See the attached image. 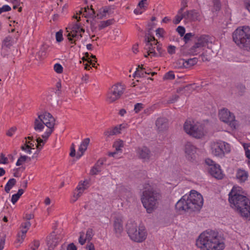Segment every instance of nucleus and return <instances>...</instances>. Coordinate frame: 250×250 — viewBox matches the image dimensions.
Returning a JSON list of instances; mask_svg holds the SVG:
<instances>
[{
    "instance_id": "nucleus-1",
    "label": "nucleus",
    "mask_w": 250,
    "mask_h": 250,
    "mask_svg": "<svg viewBox=\"0 0 250 250\" xmlns=\"http://www.w3.org/2000/svg\"><path fill=\"white\" fill-rule=\"evenodd\" d=\"M203 205V198L201 194L191 190L188 195H184L176 204L175 209L180 214L185 212L198 211Z\"/></svg>"
},
{
    "instance_id": "nucleus-2",
    "label": "nucleus",
    "mask_w": 250,
    "mask_h": 250,
    "mask_svg": "<svg viewBox=\"0 0 250 250\" xmlns=\"http://www.w3.org/2000/svg\"><path fill=\"white\" fill-rule=\"evenodd\" d=\"M242 193L241 187L234 186L229 194V200L232 208L239 211L241 216L250 220V201Z\"/></svg>"
},
{
    "instance_id": "nucleus-3",
    "label": "nucleus",
    "mask_w": 250,
    "mask_h": 250,
    "mask_svg": "<svg viewBox=\"0 0 250 250\" xmlns=\"http://www.w3.org/2000/svg\"><path fill=\"white\" fill-rule=\"evenodd\" d=\"M196 245L201 250H223L225 248L218 232L212 230L202 232L196 241Z\"/></svg>"
},
{
    "instance_id": "nucleus-4",
    "label": "nucleus",
    "mask_w": 250,
    "mask_h": 250,
    "mask_svg": "<svg viewBox=\"0 0 250 250\" xmlns=\"http://www.w3.org/2000/svg\"><path fill=\"white\" fill-rule=\"evenodd\" d=\"M233 41L241 48L250 51V27L237 28L232 34Z\"/></svg>"
},
{
    "instance_id": "nucleus-5",
    "label": "nucleus",
    "mask_w": 250,
    "mask_h": 250,
    "mask_svg": "<svg viewBox=\"0 0 250 250\" xmlns=\"http://www.w3.org/2000/svg\"><path fill=\"white\" fill-rule=\"evenodd\" d=\"M160 198L159 193L152 188L145 190L143 192L141 201L147 213H150L156 209Z\"/></svg>"
},
{
    "instance_id": "nucleus-6",
    "label": "nucleus",
    "mask_w": 250,
    "mask_h": 250,
    "mask_svg": "<svg viewBox=\"0 0 250 250\" xmlns=\"http://www.w3.org/2000/svg\"><path fill=\"white\" fill-rule=\"evenodd\" d=\"M127 233L132 241L141 243L145 241L146 238L147 232L143 227L137 226L135 222H128L126 225Z\"/></svg>"
},
{
    "instance_id": "nucleus-7",
    "label": "nucleus",
    "mask_w": 250,
    "mask_h": 250,
    "mask_svg": "<svg viewBox=\"0 0 250 250\" xmlns=\"http://www.w3.org/2000/svg\"><path fill=\"white\" fill-rule=\"evenodd\" d=\"M145 41L147 55L152 57H159L162 56L164 50L160 44L153 36H146Z\"/></svg>"
},
{
    "instance_id": "nucleus-8",
    "label": "nucleus",
    "mask_w": 250,
    "mask_h": 250,
    "mask_svg": "<svg viewBox=\"0 0 250 250\" xmlns=\"http://www.w3.org/2000/svg\"><path fill=\"white\" fill-rule=\"evenodd\" d=\"M184 129L187 134L197 139L201 138L204 135L203 126L193 121H186L184 125Z\"/></svg>"
},
{
    "instance_id": "nucleus-9",
    "label": "nucleus",
    "mask_w": 250,
    "mask_h": 250,
    "mask_svg": "<svg viewBox=\"0 0 250 250\" xmlns=\"http://www.w3.org/2000/svg\"><path fill=\"white\" fill-rule=\"evenodd\" d=\"M38 118L41 119L44 125L48 128L43 134L42 135V138H46L48 136H50L54 130L55 119L50 113L47 112H44L43 114H38Z\"/></svg>"
},
{
    "instance_id": "nucleus-10",
    "label": "nucleus",
    "mask_w": 250,
    "mask_h": 250,
    "mask_svg": "<svg viewBox=\"0 0 250 250\" xmlns=\"http://www.w3.org/2000/svg\"><path fill=\"white\" fill-rule=\"evenodd\" d=\"M79 20L66 28V30L69 29L71 31L68 33V40L71 43H75V41L80 39L82 37V34L84 33V29L81 27L78 23Z\"/></svg>"
},
{
    "instance_id": "nucleus-11",
    "label": "nucleus",
    "mask_w": 250,
    "mask_h": 250,
    "mask_svg": "<svg viewBox=\"0 0 250 250\" xmlns=\"http://www.w3.org/2000/svg\"><path fill=\"white\" fill-rule=\"evenodd\" d=\"M230 151V145L225 142H214L211 145V152L216 156L222 157L225 153H229Z\"/></svg>"
},
{
    "instance_id": "nucleus-12",
    "label": "nucleus",
    "mask_w": 250,
    "mask_h": 250,
    "mask_svg": "<svg viewBox=\"0 0 250 250\" xmlns=\"http://www.w3.org/2000/svg\"><path fill=\"white\" fill-rule=\"evenodd\" d=\"M125 89L124 85L120 83L113 85L107 93V101L111 103L117 100L123 95Z\"/></svg>"
},
{
    "instance_id": "nucleus-13",
    "label": "nucleus",
    "mask_w": 250,
    "mask_h": 250,
    "mask_svg": "<svg viewBox=\"0 0 250 250\" xmlns=\"http://www.w3.org/2000/svg\"><path fill=\"white\" fill-rule=\"evenodd\" d=\"M220 119L223 122L229 125L233 128H235L237 124L235 120V117L232 113L227 109H222L219 113Z\"/></svg>"
},
{
    "instance_id": "nucleus-14",
    "label": "nucleus",
    "mask_w": 250,
    "mask_h": 250,
    "mask_svg": "<svg viewBox=\"0 0 250 250\" xmlns=\"http://www.w3.org/2000/svg\"><path fill=\"white\" fill-rule=\"evenodd\" d=\"M184 151L188 160L193 161L195 159L196 147L191 143L188 142L185 144Z\"/></svg>"
},
{
    "instance_id": "nucleus-15",
    "label": "nucleus",
    "mask_w": 250,
    "mask_h": 250,
    "mask_svg": "<svg viewBox=\"0 0 250 250\" xmlns=\"http://www.w3.org/2000/svg\"><path fill=\"white\" fill-rule=\"evenodd\" d=\"M60 236L54 233L51 234L47 237L48 250H53L61 241Z\"/></svg>"
},
{
    "instance_id": "nucleus-16",
    "label": "nucleus",
    "mask_w": 250,
    "mask_h": 250,
    "mask_svg": "<svg viewBox=\"0 0 250 250\" xmlns=\"http://www.w3.org/2000/svg\"><path fill=\"white\" fill-rule=\"evenodd\" d=\"M208 171L210 175L216 179H221L223 177V174L218 165L209 167Z\"/></svg>"
},
{
    "instance_id": "nucleus-17",
    "label": "nucleus",
    "mask_w": 250,
    "mask_h": 250,
    "mask_svg": "<svg viewBox=\"0 0 250 250\" xmlns=\"http://www.w3.org/2000/svg\"><path fill=\"white\" fill-rule=\"evenodd\" d=\"M155 124L159 131H163L168 128V120L166 118H158L156 121Z\"/></svg>"
},
{
    "instance_id": "nucleus-18",
    "label": "nucleus",
    "mask_w": 250,
    "mask_h": 250,
    "mask_svg": "<svg viewBox=\"0 0 250 250\" xmlns=\"http://www.w3.org/2000/svg\"><path fill=\"white\" fill-rule=\"evenodd\" d=\"M85 189L84 183H79L73 192V197L71 201L75 202L82 195Z\"/></svg>"
},
{
    "instance_id": "nucleus-19",
    "label": "nucleus",
    "mask_w": 250,
    "mask_h": 250,
    "mask_svg": "<svg viewBox=\"0 0 250 250\" xmlns=\"http://www.w3.org/2000/svg\"><path fill=\"white\" fill-rule=\"evenodd\" d=\"M137 154L139 157L144 160H148L150 157V151L146 146L139 148L137 150Z\"/></svg>"
},
{
    "instance_id": "nucleus-20",
    "label": "nucleus",
    "mask_w": 250,
    "mask_h": 250,
    "mask_svg": "<svg viewBox=\"0 0 250 250\" xmlns=\"http://www.w3.org/2000/svg\"><path fill=\"white\" fill-rule=\"evenodd\" d=\"M114 231L117 237L121 235L123 230L122 220L119 218H116L114 221Z\"/></svg>"
},
{
    "instance_id": "nucleus-21",
    "label": "nucleus",
    "mask_w": 250,
    "mask_h": 250,
    "mask_svg": "<svg viewBox=\"0 0 250 250\" xmlns=\"http://www.w3.org/2000/svg\"><path fill=\"white\" fill-rule=\"evenodd\" d=\"M122 125H120L119 126H116L113 128H108L104 132V135L107 137H109L111 136L120 134L122 128Z\"/></svg>"
},
{
    "instance_id": "nucleus-22",
    "label": "nucleus",
    "mask_w": 250,
    "mask_h": 250,
    "mask_svg": "<svg viewBox=\"0 0 250 250\" xmlns=\"http://www.w3.org/2000/svg\"><path fill=\"white\" fill-rule=\"evenodd\" d=\"M186 19L192 21H200V15L199 13L195 10L187 11L185 12Z\"/></svg>"
},
{
    "instance_id": "nucleus-23",
    "label": "nucleus",
    "mask_w": 250,
    "mask_h": 250,
    "mask_svg": "<svg viewBox=\"0 0 250 250\" xmlns=\"http://www.w3.org/2000/svg\"><path fill=\"white\" fill-rule=\"evenodd\" d=\"M90 142V139L88 138L84 139L82 143L81 144L79 148V151L81 152V154H78L77 155V158L79 159L84 153V151L86 150L88 145Z\"/></svg>"
},
{
    "instance_id": "nucleus-24",
    "label": "nucleus",
    "mask_w": 250,
    "mask_h": 250,
    "mask_svg": "<svg viewBox=\"0 0 250 250\" xmlns=\"http://www.w3.org/2000/svg\"><path fill=\"white\" fill-rule=\"evenodd\" d=\"M209 37L208 36L203 35L197 38L196 45H199L201 48L208 44Z\"/></svg>"
},
{
    "instance_id": "nucleus-25",
    "label": "nucleus",
    "mask_w": 250,
    "mask_h": 250,
    "mask_svg": "<svg viewBox=\"0 0 250 250\" xmlns=\"http://www.w3.org/2000/svg\"><path fill=\"white\" fill-rule=\"evenodd\" d=\"M104 164L103 161L98 160L93 167L90 170V174L96 175L101 171V167Z\"/></svg>"
},
{
    "instance_id": "nucleus-26",
    "label": "nucleus",
    "mask_w": 250,
    "mask_h": 250,
    "mask_svg": "<svg viewBox=\"0 0 250 250\" xmlns=\"http://www.w3.org/2000/svg\"><path fill=\"white\" fill-rule=\"evenodd\" d=\"M236 177L240 182H244L248 179V173L246 171L239 169L237 171Z\"/></svg>"
},
{
    "instance_id": "nucleus-27",
    "label": "nucleus",
    "mask_w": 250,
    "mask_h": 250,
    "mask_svg": "<svg viewBox=\"0 0 250 250\" xmlns=\"http://www.w3.org/2000/svg\"><path fill=\"white\" fill-rule=\"evenodd\" d=\"M31 223L29 221H26L25 222L22 223L21 225V232L22 233L21 236V239L22 241L25 237V235L27 232V230L29 229L31 226Z\"/></svg>"
},
{
    "instance_id": "nucleus-28",
    "label": "nucleus",
    "mask_w": 250,
    "mask_h": 250,
    "mask_svg": "<svg viewBox=\"0 0 250 250\" xmlns=\"http://www.w3.org/2000/svg\"><path fill=\"white\" fill-rule=\"evenodd\" d=\"M44 127V125L41 119L38 118L35 120L34 123V129L36 131H42Z\"/></svg>"
},
{
    "instance_id": "nucleus-29",
    "label": "nucleus",
    "mask_w": 250,
    "mask_h": 250,
    "mask_svg": "<svg viewBox=\"0 0 250 250\" xmlns=\"http://www.w3.org/2000/svg\"><path fill=\"white\" fill-rule=\"evenodd\" d=\"M13 43V38L12 37L8 36L6 37L3 41L2 43V48H10Z\"/></svg>"
},
{
    "instance_id": "nucleus-30",
    "label": "nucleus",
    "mask_w": 250,
    "mask_h": 250,
    "mask_svg": "<svg viewBox=\"0 0 250 250\" xmlns=\"http://www.w3.org/2000/svg\"><path fill=\"white\" fill-rule=\"evenodd\" d=\"M108 8L105 7L100 9L96 15V17L99 19H102L106 16V14L108 13Z\"/></svg>"
},
{
    "instance_id": "nucleus-31",
    "label": "nucleus",
    "mask_w": 250,
    "mask_h": 250,
    "mask_svg": "<svg viewBox=\"0 0 250 250\" xmlns=\"http://www.w3.org/2000/svg\"><path fill=\"white\" fill-rule=\"evenodd\" d=\"M16 183V180L14 178L10 179L8 182L6 183L5 186V191L7 193H9L10 189L13 186L15 185Z\"/></svg>"
},
{
    "instance_id": "nucleus-32",
    "label": "nucleus",
    "mask_w": 250,
    "mask_h": 250,
    "mask_svg": "<svg viewBox=\"0 0 250 250\" xmlns=\"http://www.w3.org/2000/svg\"><path fill=\"white\" fill-rule=\"evenodd\" d=\"M197 59L196 58H193L192 59L185 60V68L190 67L196 64L197 63Z\"/></svg>"
},
{
    "instance_id": "nucleus-33",
    "label": "nucleus",
    "mask_w": 250,
    "mask_h": 250,
    "mask_svg": "<svg viewBox=\"0 0 250 250\" xmlns=\"http://www.w3.org/2000/svg\"><path fill=\"white\" fill-rule=\"evenodd\" d=\"M113 19H110L105 21H101L99 25V29L102 30L106 27L112 24L113 23Z\"/></svg>"
},
{
    "instance_id": "nucleus-34",
    "label": "nucleus",
    "mask_w": 250,
    "mask_h": 250,
    "mask_svg": "<svg viewBox=\"0 0 250 250\" xmlns=\"http://www.w3.org/2000/svg\"><path fill=\"white\" fill-rule=\"evenodd\" d=\"M84 9V12L86 13V15L85 16V17H96V16L95 15V12L92 8H89L88 6H87Z\"/></svg>"
},
{
    "instance_id": "nucleus-35",
    "label": "nucleus",
    "mask_w": 250,
    "mask_h": 250,
    "mask_svg": "<svg viewBox=\"0 0 250 250\" xmlns=\"http://www.w3.org/2000/svg\"><path fill=\"white\" fill-rule=\"evenodd\" d=\"M31 159L30 157H29L26 155H21L20 157L18 159L16 163V166H21L23 163L25 162L26 161H31Z\"/></svg>"
},
{
    "instance_id": "nucleus-36",
    "label": "nucleus",
    "mask_w": 250,
    "mask_h": 250,
    "mask_svg": "<svg viewBox=\"0 0 250 250\" xmlns=\"http://www.w3.org/2000/svg\"><path fill=\"white\" fill-rule=\"evenodd\" d=\"M185 60L180 59L173 63V66L176 68H185Z\"/></svg>"
},
{
    "instance_id": "nucleus-37",
    "label": "nucleus",
    "mask_w": 250,
    "mask_h": 250,
    "mask_svg": "<svg viewBox=\"0 0 250 250\" xmlns=\"http://www.w3.org/2000/svg\"><path fill=\"white\" fill-rule=\"evenodd\" d=\"M213 2V8L212 12L219 11L221 8V4L220 0H212Z\"/></svg>"
},
{
    "instance_id": "nucleus-38",
    "label": "nucleus",
    "mask_w": 250,
    "mask_h": 250,
    "mask_svg": "<svg viewBox=\"0 0 250 250\" xmlns=\"http://www.w3.org/2000/svg\"><path fill=\"white\" fill-rule=\"evenodd\" d=\"M201 47L199 45H196V43L190 48L189 53L193 55H195L200 52Z\"/></svg>"
},
{
    "instance_id": "nucleus-39",
    "label": "nucleus",
    "mask_w": 250,
    "mask_h": 250,
    "mask_svg": "<svg viewBox=\"0 0 250 250\" xmlns=\"http://www.w3.org/2000/svg\"><path fill=\"white\" fill-rule=\"evenodd\" d=\"M113 146L115 148L116 151H120L121 150V148L124 146V142L121 140L117 141L114 142Z\"/></svg>"
},
{
    "instance_id": "nucleus-40",
    "label": "nucleus",
    "mask_w": 250,
    "mask_h": 250,
    "mask_svg": "<svg viewBox=\"0 0 250 250\" xmlns=\"http://www.w3.org/2000/svg\"><path fill=\"white\" fill-rule=\"evenodd\" d=\"M186 16L185 13H182L181 14L178 13V14L175 16V20L173 21L174 23L178 24L183 18L186 19Z\"/></svg>"
},
{
    "instance_id": "nucleus-41",
    "label": "nucleus",
    "mask_w": 250,
    "mask_h": 250,
    "mask_svg": "<svg viewBox=\"0 0 250 250\" xmlns=\"http://www.w3.org/2000/svg\"><path fill=\"white\" fill-rule=\"evenodd\" d=\"M93 235H94V233H93V229L91 228H88L87 229L86 233V236H85V238H86V239H87V241H88V242L90 241L92 239Z\"/></svg>"
},
{
    "instance_id": "nucleus-42",
    "label": "nucleus",
    "mask_w": 250,
    "mask_h": 250,
    "mask_svg": "<svg viewBox=\"0 0 250 250\" xmlns=\"http://www.w3.org/2000/svg\"><path fill=\"white\" fill-rule=\"evenodd\" d=\"M144 70H145V68L143 67V65H139L135 74L138 75L139 77H144V72L143 71Z\"/></svg>"
},
{
    "instance_id": "nucleus-43",
    "label": "nucleus",
    "mask_w": 250,
    "mask_h": 250,
    "mask_svg": "<svg viewBox=\"0 0 250 250\" xmlns=\"http://www.w3.org/2000/svg\"><path fill=\"white\" fill-rule=\"evenodd\" d=\"M145 107V105L142 103H137L134 105V110L135 113H139L141 110Z\"/></svg>"
},
{
    "instance_id": "nucleus-44",
    "label": "nucleus",
    "mask_w": 250,
    "mask_h": 250,
    "mask_svg": "<svg viewBox=\"0 0 250 250\" xmlns=\"http://www.w3.org/2000/svg\"><path fill=\"white\" fill-rule=\"evenodd\" d=\"M54 69L55 71L58 74H61L63 72V67L60 63L55 64L54 65Z\"/></svg>"
},
{
    "instance_id": "nucleus-45",
    "label": "nucleus",
    "mask_w": 250,
    "mask_h": 250,
    "mask_svg": "<svg viewBox=\"0 0 250 250\" xmlns=\"http://www.w3.org/2000/svg\"><path fill=\"white\" fill-rule=\"evenodd\" d=\"M56 39L57 42H60L63 40L62 36V31L60 30L56 33Z\"/></svg>"
},
{
    "instance_id": "nucleus-46",
    "label": "nucleus",
    "mask_w": 250,
    "mask_h": 250,
    "mask_svg": "<svg viewBox=\"0 0 250 250\" xmlns=\"http://www.w3.org/2000/svg\"><path fill=\"white\" fill-rule=\"evenodd\" d=\"M22 150L24 151L27 153H31V146L28 144H24L21 147Z\"/></svg>"
},
{
    "instance_id": "nucleus-47",
    "label": "nucleus",
    "mask_w": 250,
    "mask_h": 250,
    "mask_svg": "<svg viewBox=\"0 0 250 250\" xmlns=\"http://www.w3.org/2000/svg\"><path fill=\"white\" fill-rule=\"evenodd\" d=\"M84 233L83 232H80V236L79 238V242L80 244H81L82 245H83L85 243L87 239H86V238H83Z\"/></svg>"
},
{
    "instance_id": "nucleus-48",
    "label": "nucleus",
    "mask_w": 250,
    "mask_h": 250,
    "mask_svg": "<svg viewBox=\"0 0 250 250\" xmlns=\"http://www.w3.org/2000/svg\"><path fill=\"white\" fill-rule=\"evenodd\" d=\"M186 1H187V0H182V2H181L182 7L178 11L179 14H181L182 13H183L184 9H185V8L187 6Z\"/></svg>"
},
{
    "instance_id": "nucleus-49",
    "label": "nucleus",
    "mask_w": 250,
    "mask_h": 250,
    "mask_svg": "<svg viewBox=\"0 0 250 250\" xmlns=\"http://www.w3.org/2000/svg\"><path fill=\"white\" fill-rule=\"evenodd\" d=\"M11 9V7L8 5H4L2 7L0 8V14L3 12H7L10 11Z\"/></svg>"
},
{
    "instance_id": "nucleus-50",
    "label": "nucleus",
    "mask_w": 250,
    "mask_h": 250,
    "mask_svg": "<svg viewBox=\"0 0 250 250\" xmlns=\"http://www.w3.org/2000/svg\"><path fill=\"white\" fill-rule=\"evenodd\" d=\"M176 31L180 34V35L182 37L185 33V28L181 26H179L177 29Z\"/></svg>"
},
{
    "instance_id": "nucleus-51",
    "label": "nucleus",
    "mask_w": 250,
    "mask_h": 250,
    "mask_svg": "<svg viewBox=\"0 0 250 250\" xmlns=\"http://www.w3.org/2000/svg\"><path fill=\"white\" fill-rule=\"evenodd\" d=\"M165 78L167 79L173 80L175 78V75L172 71H169L166 73Z\"/></svg>"
},
{
    "instance_id": "nucleus-52",
    "label": "nucleus",
    "mask_w": 250,
    "mask_h": 250,
    "mask_svg": "<svg viewBox=\"0 0 250 250\" xmlns=\"http://www.w3.org/2000/svg\"><path fill=\"white\" fill-rule=\"evenodd\" d=\"M176 47L173 45H169L167 47V52L169 54H173L175 53Z\"/></svg>"
},
{
    "instance_id": "nucleus-53",
    "label": "nucleus",
    "mask_w": 250,
    "mask_h": 250,
    "mask_svg": "<svg viewBox=\"0 0 250 250\" xmlns=\"http://www.w3.org/2000/svg\"><path fill=\"white\" fill-rule=\"evenodd\" d=\"M40 246V242L38 241H34L31 247V250H37Z\"/></svg>"
},
{
    "instance_id": "nucleus-54",
    "label": "nucleus",
    "mask_w": 250,
    "mask_h": 250,
    "mask_svg": "<svg viewBox=\"0 0 250 250\" xmlns=\"http://www.w3.org/2000/svg\"><path fill=\"white\" fill-rule=\"evenodd\" d=\"M49 136H48L46 138H42L43 139H41L40 137L36 139L37 144H43L44 145L46 140L48 139Z\"/></svg>"
},
{
    "instance_id": "nucleus-55",
    "label": "nucleus",
    "mask_w": 250,
    "mask_h": 250,
    "mask_svg": "<svg viewBox=\"0 0 250 250\" xmlns=\"http://www.w3.org/2000/svg\"><path fill=\"white\" fill-rule=\"evenodd\" d=\"M193 36L192 33H188L186 34L185 35L183 39L185 42H187L188 41H189L190 39V38Z\"/></svg>"
},
{
    "instance_id": "nucleus-56",
    "label": "nucleus",
    "mask_w": 250,
    "mask_h": 250,
    "mask_svg": "<svg viewBox=\"0 0 250 250\" xmlns=\"http://www.w3.org/2000/svg\"><path fill=\"white\" fill-rule=\"evenodd\" d=\"M8 159L3 154H1L0 156V164H6L7 163Z\"/></svg>"
},
{
    "instance_id": "nucleus-57",
    "label": "nucleus",
    "mask_w": 250,
    "mask_h": 250,
    "mask_svg": "<svg viewBox=\"0 0 250 250\" xmlns=\"http://www.w3.org/2000/svg\"><path fill=\"white\" fill-rule=\"evenodd\" d=\"M5 242V236H3L0 239V250H2L4 248Z\"/></svg>"
},
{
    "instance_id": "nucleus-58",
    "label": "nucleus",
    "mask_w": 250,
    "mask_h": 250,
    "mask_svg": "<svg viewBox=\"0 0 250 250\" xmlns=\"http://www.w3.org/2000/svg\"><path fill=\"white\" fill-rule=\"evenodd\" d=\"M147 0H142L138 3V6L140 8H144L145 5H147Z\"/></svg>"
},
{
    "instance_id": "nucleus-59",
    "label": "nucleus",
    "mask_w": 250,
    "mask_h": 250,
    "mask_svg": "<svg viewBox=\"0 0 250 250\" xmlns=\"http://www.w3.org/2000/svg\"><path fill=\"white\" fill-rule=\"evenodd\" d=\"M19 198L20 197L16 194H15L13 195L12 196L11 202L13 204H15L17 202Z\"/></svg>"
},
{
    "instance_id": "nucleus-60",
    "label": "nucleus",
    "mask_w": 250,
    "mask_h": 250,
    "mask_svg": "<svg viewBox=\"0 0 250 250\" xmlns=\"http://www.w3.org/2000/svg\"><path fill=\"white\" fill-rule=\"evenodd\" d=\"M206 163L209 166V167L214 165H217V164H214V162L210 159H207L206 160Z\"/></svg>"
},
{
    "instance_id": "nucleus-61",
    "label": "nucleus",
    "mask_w": 250,
    "mask_h": 250,
    "mask_svg": "<svg viewBox=\"0 0 250 250\" xmlns=\"http://www.w3.org/2000/svg\"><path fill=\"white\" fill-rule=\"evenodd\" d=\"M156 35H159L160 37H163L165 31L163 28H159L156 30Z\"/></svg>"
},
{
    "instance_id": "nucleus-62",
    "label": "nucleus",
    "mask_w": 250,
    "mask_h": 250,
    "mask_svg": "<svg viewBox=\"0 0 250 250\" xmlns=\"http://www.w3.org/2000/svg\"><path fill=\"white\" fill-rule=\"evenodd\" d=\"M245 8L250 12V0H245L244 1Z\"/></svg>"
},
{
    "instance_id": "nucleus-63",
    "label": "nucleus",
    "mask_w": 250,
    "mask_h": 250,
    "mask_svg": "<svg viewBox=\"0 0 250 250\" xmlns=\"http://www.w3.org/2000/svg\"><path fill=\"white\" fill-rule=\"evenodd\" d=\"M67 250H77V247L73 243H70L67 246Z\"/></svg>"
},
{
    "instance_id": "nucleus-64",
    "label": "nucleus",
    "mask_w": 250,
    "mask_h": 250,
    "mask_svg": "<svg viewBox=\"0 0 250 250\" xmlns=\"http://www.w3.org/2000/svg\"><path fill=\"white\" fill-rule=\"evenodd\" d=\"M87 250H95V247L92 243H88L86 246Z\"/></svg>"
}]
</instances>
